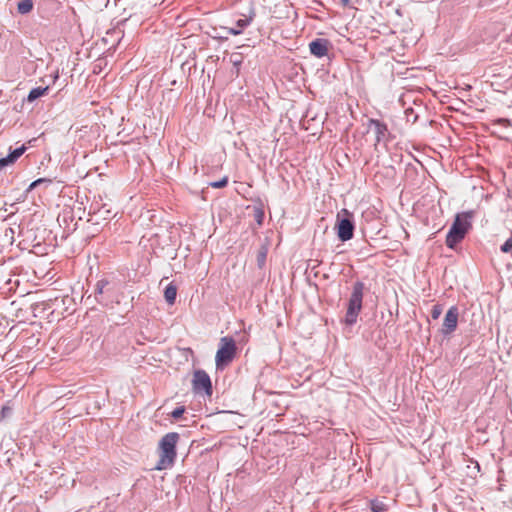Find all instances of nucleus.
Here are the masks:
<instances>
[{"label": "nucleus", "instance_id": "f257e3e1", "mask_svg": "<svg viewBox=\"0 0 512 512\" xmlns=\"http://www.w3.org/2000/svg\"><path fill=\"white\" fill-rule=\"evenodd\" d=\"M179 440V434L170 432L165 434L159 441V460L155 466L156 470H166L173 466L177 452L176 445Z\"/></svg>", "mask_w": 512, "mask_h": 512}, {"label": "nucleus", "instance_id": "f03ea898", "mask_svg": "<svg viewBox=\"0 0 512 512\" xmlns=\"http://www.w3.org/2000/svg\"><path fill=\"white\" fill-rule=\"evenodd\" d=\"M473 211L458 213L447 233L446 246L454 249L466 236L469 229L472 227L471 219L473 218Z\"/></svg>", "mask_w": 512, "mask_h": 512}, {"label": "nucleus", "instance_id": "7ed1b4c3", "mask_svg": "<svg viewBox=\"0 0 512 512\" xmlns=\"http://www.w3.org/2000/svg\"><path fill=\"white\" fill-rule=\"evenodd\" d=\"M364 289L365 284L361 281H356L352 286V292L348 300L347 311L344 318V323L348 326H352L357 322L358 315L362 310Z\"/></svg>", "mask_w": 512, "mask_h": 512}, {"label": "nucleus", "instance_id": "20e7f679", "mask_svg": "<svg viewBox=\"0 0 512 512\" xmlns=\"http://www.w3.org/2000/svg\"><path fill=\"white\" fill-rule=\"evenodd\" d=\"M94 299L103 307H111L114 303H119L116 285L107 279L97 281L94 289Z\"/></svg>", "mask_w": 512, "mask_h": 512}, {"label": "nucleus", "instance_id": "39448f33", "mask_svg": "<svg viewBox=\"0 0 512 512\" xmlns=\"http://www.w3.org/2000/svg\"><path fill=\"white\" fill-rule=\"evenodd\" d=\"M236 352L237 346L235 340L230 336L222 337L215 356L216 368L222 370L228 366L234 360Z\"/></svg>", "mask_w": 512, "mask_h": 512}, {"label": "nucleus", "instance_id": "423d86ee", "mask_svg": "<svg viewBox=\"0 0 512 512\" xmlns=\"http://www.w3.org/2000/svg\"><path fill=\"white\" fill-rule=\"evenodd\" d=\"M337 236L342 242H346L353 238L355 224L353 220V214L347 209H342L337 214L336 226Z\"/></svg>", "mask_w": 512, "mask_h": 512}, {"label": "nucleus", "instance_id": "0eeeda50", "mask_svg": "<svg viewBox=\"0 0 512 512\" xmlns=\"http://www.w3.org/2000/svg\"><path fill=\"white\" fill-rule=\"evenodd\" d=\"M192 388L195 393L204 392L206 395H212V383L208 373L202 369H198L193 374Z\"/></svg>", "mask_w": 512, "mask_h": 512}, {"label": "nucleus", "instance_id": "6e6552de", "mask_svg": "<svg viewBox=\"0 0 512 512\" xmlns=\"http://www.w3.org/2000/svg\"><path fill=\"white\" fill-rule=\"evenodd\" d=\"M458 316H459L458 308L456 306H451L444 317V321H443V325H442V333L444 335H449L456 330L457 323H458Z\"/></svg>", "mask_w": 512, "mask_h": 512}, {"label": "nucleus", "instance_id": "1a4fd4ad", "mask_svg": "<svg viewBox=\"0 0 512 512\" xmlns=\"http://www.w3.org/2000/svg\"><path fill=\"white\" fill-rule=\"evenodd\" d=\"M331 46L328 39L317 38L310 42V53L317 58L324 57L328 54L329 47Z\"/></svg>", "mask_w": 512, "mask_h": 512}, {"label": "nucleus", "instance_id": "9d476101", "mask_svg": "<svg viewBox=\"0 0 512 512\" xmlns=\"http://www.w3.org/2000/svg\"><path fill=\"white\" fill-rule=\"evenodd\" d=\"M368 128L374 129V132L376 135L375 145H377L380 142H382L383 140H385L386 135L388 133V127L384 122L377 120V119H369Z\"/></svg>", "mask_w": 512, "mask_h": 512}, {"label": "nucleus", "instance_id": "9b49d317", "mask_svg": "<svg viewBox=\"0 0 512 512\" xmlns=\"http://www.w3.org/2000/svg\"><path fill=\"white\" fill-rule=\"evenodd\" d=\"M255 17V11L251 9L249 11V15L245 16V18H241L237 20L236 26L231 28H224L228 35H239L242 31L252 22Z\"/></svg>", "mask_w": 512, "mask_h": 512}, {"label": "nucleus", "instance_id": "f8f14e48", "mask_svg": "<svg viewBox=\"0 0 512 512\" xmlns=\"http://www.w3.org/2000/svg\"><path fill=\"white\" fill-rule=\"evenodd\" d=\"M26 151V146L22 145L19 148L14 149L7 155L0 159V171L8 165L15 163Z\"/></svg>", "mask_w": 512, "mask_h": 512}, {"label": "nucleus", "instance_id": "ddd939ff", "mask_svg": "<svg viewBox=\"0 0 512 512\" xmlns=\"http://www.w3.org/2000/svg\"><path fill=\"white\" fill-rule=\"evenodd\" d=\"M176 296L177 287L173 283H170L164 290V298L168 304L172 305L175 303Z\"/></svg>", "mask_w": 512, "mask_h": 512}, {"label": "nucleus", "instance_id": "4468645a", "mask_svg": "<svg viewBox=\"0 0 512 512\" xmlns=\"http://www.w3.org/2000/svg\"><path fill=\"white\" fill-rule=\"evenodd\" d=\"M49 90V87L46 86V87H36V88H33L30 90L28 96H27V101L28 102H33L35 101L36 99L44 96L45 94H47Z\"/></svg>", "mask_w": 512, "mask_h": 512}, {"label": "nucleus", "instance_id": "2eb2a0df", "mask_svg": "<svg viewBox=\"0 0 512 512\" xmlns=\"http://www.w3.org/2000/svg\"><path fill=\"white\" fill-rule=\"evenodd\" d=\"M34 3L32 0H19L17 4V11L19 14L25 15L32 11Z\"/></svg>", "mask_w": 512, "mask_h": 512}, {"label": "nucleus", "instance_id": "dca6fc26", "mask_svg": "<svg viewBox=\"0 0 512 512\" xmlns=\"http://www.w3.org/2000/svg\"><path fill=\"white\" fill-rule=\"evenodd\" d=\"M268 249L265 246H262L256 256L257 265L259 268H263L266 263Z\"/></svg>", "mask_w": 512, "mask_h": 512}, {"label": "nucleus", "instance_id": "f3484780", "mask_svg": "<svg viewBox=\"0 0 512 512\" xmlns=\"http://www.w3.org/2000/svg\"><path fill=\"white\" fill-rule=\"evenodd\" d=\"M93 215L106 220L111 217V211L107 209L105 206H103L97 210H94Z\"/></svg>", "mask_w": 512, "mask_h": 512}, {"label": "nucleus", "instance_id": "a211bd4d", "mask_svg": "<svg viewBox=\"0 0 512 512\" xmlns=\"http://www.w3.org/2000/svg\"><path fill=\"white\" fill-rule=\"evenodd\" d=\"M254 219L259 226H261L263 224L264 211L262 208H258V207L254 208Z\"/></svg>", "mask_w": 512, "mask_h": 512}, {"label": "nucleus", "instance_id": "6ab92c4d", "mask_svg": "<svg viewBox=\"0 0 512 512\" xmlns=\"http://www.w3.org/2000/svg\"><path fill=\"white\" fill-rule=\"evenodd\" d=\"M443 312V306L440 304L433 305L431 309V317L436 320L438 319Z\"/></svg>", "mask_w": 512, "mask_h": 512}, {"label": "nucleus", "instance_id": "aec40b11", "mask_svg": "<svg viewBox=\"0 0 512 512\" xmlns=\"http://www.w3.org/2000/svg\"><path fill=\"white\" fill-rule=\"evenodd\" d=\"M228 184V177H223L219 181H214L210 183V186L213 188H224Z\"/></svg>", "mask_w": 512, "mask_h": 512}, {"label": "nucleus", "instance_id": "412c9836", "mask_svg": "<svg viewBox=\"0 0 512 512\" xmlns=\"http://www.w3.org/2000/svg\"><path fill=\"white\" fill-rule=\"evenodd\" d=\"M371 512H386L385 505L380 502H372Z\"/></svg>", "mask_w": 512, "mask_h": 512}, {"label": "nucleus", "instance_id": "4be33fe9", "mask_svg": "<svg viewBox=\"0 0 512 512\" xmlns=\"http://www.w3.org/2000/svg\"><path fill=\"white\" fill-rule=\"evenodd\" d=\"M185 412V407L184 406H179V407H176L172 412H171V416L174 418V419H179L183 413Z\"/></svg>", "mask_w": 512, "mask_h": 512}, {"label": "nucleus", "instance_id": "5701e85b", "mask_svg": "<svg viewBox=\"0 0 512 512\" xmlns=\"http://www.w3.org/2000/svg\"><path fill=\"white\" fill-rule=\"evenodd\" d=\"M503 253L512 252V238H509L500 248Z\"/></svg>", "mask_w": 512, "mask_h": 512}, {"label": "nucleus", "instance_id": "b1692460", "mask_svg": "<svg viewBox=\"0 0 512 512\" xmlns=\"http://www.w3.org/2000/svg\"><path fill=\"white\" fill-rule=\"evenodd\" d=\"M35 182H37V184L40 185L41 183H44V182L50 183L51 180L46 179V178H39V179L35 180Z\"/></svg>", "mask_w": 512, "mask_h": 512}, {"label": "nucleus", "instance_id": "393cba45", "mask_svg": "<svg viewBox=\"0 0 512 512\" xmlns=\"http://www.w3.org/2000/svg\"><path fill=\"white\" fill-rule=\"evenodd\" d=\"M37 186H38L37 182L33 181V182L29 185V187H28V189H27V192L32 191V190H33V189H35Z\"/></svg>", "mask_w": 512, "mask_h": 512}, {"label": "nucleus", "instance_id": "a878e982", "mask_svg": "<svg viewBox=\"0 0 512 512\" xmlns=\"http://www.w3.org/2000/svg\"><path fill=\"white\" fill-rule=\"evenodd\" d=\"M341 2H342L343 5H348L350 0H341Z\"/></svg>", "mask_w": 512, "mask_h": 512}, {"label": "nucleus", "instance_id": "bb28decb", "mask_svg": "<svg viewBox=\"0 0 512 512\" xmlns=\"http://www.w3.org/2000/svg\"><path fill=\"white\" fill-rule=\"evenodd\" d=\"M7 410H8L7 408L3 407V408H2V413H3V414H4V413H7Z\"/></svg>", "mask_w": 512, "mask_h": 512}]
</instances>
